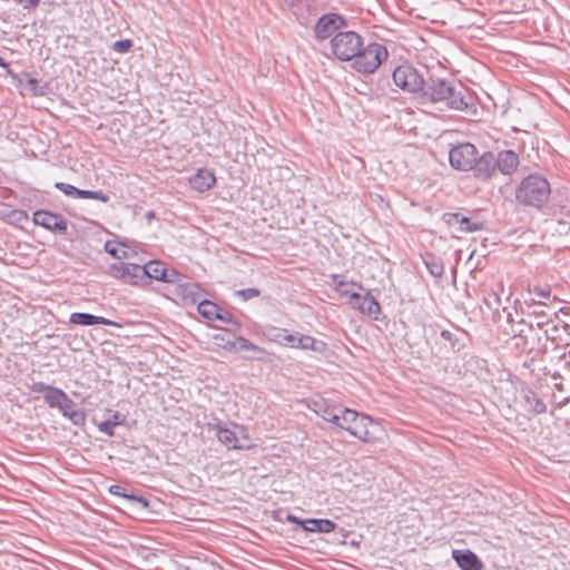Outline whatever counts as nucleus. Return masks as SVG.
Here are the masks:
<instances>
[{
  "label": "nucleus",
  "instance_id": "nucleus-45",
  "mask_svg": "<svg viewBox=\"0 0 570 570\" xmlns=\"http://www.w3.org/2000/svg\"><path fill=\"white\" fill-rule=\"evenodd\" d=\"M337 277V275H333V281L336 283V289L340 292L341 295H348L351 297V294L353 292L346 288L347 284H345L344 282H336Z\"/></svg>",
  "mask_w": 570,
  "mask_h": 570
},
{
  "label": "nucleus",
  "instance_id": "nucleus-5",
  "mask_svg": "<svg viewBox=\"0 0 570 570\" xmlns=\"http://www.w3.org/2000/svg\"><path fill=\"white\" fill-rule=\"evenodd\" d=\"M217 440L228 450H248L253 446L246 430L242 425H234V430L222 423L209 424Z\"/></svg>",
  "mask_w": 570,
  "mask_h": 570
},
{
  "label": "nucleus",
  "instance_id": "nucleus-9",
  "mask_svg": "<svg viewBox=\"0 0 570 570\" xmlns=\"http://www.w3.org/2000/svg\"><path fill=\"white\" fill-rule=\"evenodd\" d=\"M33 223L45 229L59 235H66L68 230L67 220L59 214L49 210H36L33 213Z\"/></svg>",
  "mask_w": 570,
  "mask_h": 570
},
{
  "label": "nucleus",
  "instance_id": "nucleus-15",
  "mask_svg": "<svg viewBox=\"0 0 570 570\" xmlns=\"http://www.w3.org/2000/svg\"><path fill=\"white\" fill-rule=\"evenodd\" d=\"M146 269V279L155 278L157 281H163L166 283L175 282L177 277V272L175 269H168L164 263L160 262H149L144 265Z\"/></svg>",
  "mask_w": 570,
  "mask_h": 570
},
{
  "label": "nucleus",
  "instance_id": "nucleus-19",
  "mask_svg": "<svg viewBox=\"0 0 570 570\" xmlns=\"http://www.w3.org/2000/svg\"><path fill=\"white\" fill-rule=\"evenodd\" d=\"M452 557L462 570H481L483 568L476 554L470 550H453Z\"/></svg>",
  "mask_w": 570,
  "mask_h": 570
},
{
  "label": "nucleus",
  "instance_id": "nucleus-22",
  "mask_svg": "<svg viewBox=\"0 0 570 570\" xmlns=\"http://www.w3.org/2000/svg\"><path fill=\"white\" fill-rule=\"evenodd\" d=\"M69 322L75 325H83V326H90V325H116L110 320H107L102 316H96L89 313H72L69 317Z\"/></svg>",
  "mask_w": 570,
  "mask_h": 570
},
{
  "label": "nucleus",
  "instance_id": "nucleus-6",
  "mask_svg": "<svg viewBox=\"0 0 570 570\" xmlns=\"http://www.w3.org/2000/svg\"><path fill=\"white\" fill-rule=\"evenodd\" d=\"M393 82L403 91L420 94L424 88V78L411 65L404 63L396 67L392 75Z\"/></svg>",
  "mask_w": 570,
  "mask_h": 570
},
{
  "label": "nucleus",
  "instance_id": "nucleus-26",
  "mask_svg": "<svg viewBox=\"0 0 570 570\" xmlns=\"http://www.w3.org/2000/svg\"><path fill=\"white\" fill-rule=\"evenodd\" d=\"M524 402L527 409L534 414H542L547 411L546 404L530 390L525 392Z\"/></svg>",
  "mask_w": 570,
  "mask_h": 570
},
{
  "label": "nucleus",
  "instance_id": "nucleus-16",
  "mask_svg": "<svg viewBox=\"0 0 570 570\" xmlns=\"http://www.w3.org/2000/svg\"><path fill=\"white\" fill-rule=\"evenodd\" d=\"M215 181L216 177L214 173L207 168L198 169L188 178L189 186L198 193L208 190L214 186Z\"/></svg>",
  "mask_w": 570,
  "mask_h": 570
},
{
  "label": "nucleus",
  "instance_id": "nucleus-30",
  "mask_svg": "<svg viewBox=\"0 0 570 570\" xmlns=\"http://www.w3.org/2000/svg\"><path fill=\"white\" fill-rule=\"evenodd\" d=\"M425 266L429 273L434 277H441L444 273V266L442 259L429 256L424 259Z\"/></svg>",
  "mask_w": 570,
  "mask_h": 570
},
{
  "label": "nucleus",
  "instance_id": "nucleus-46",
  "mask_svg": "<svg viewBox=\"0 0 570 570\" xmlns=\"http://www.w3.org/2000/svg\"><path fill=\"white\" fill-rule=\"evenodd\" d=\"M50 389L51 385H47L42 382H36L32 385V391L36 393H41L42 395H45Z\"/></svg>",
  "mask_w": 570,
  "mask_h": 570
},
{
  "label": "nucleus",
  "instance_id": "nucleus-23",
  "mask_svg": "<svg viewBox=\"0 0 570 570\" xmlns=\"http://www.w3.org/2000/svg\"><path fill=\"white\" fill-rule=\"evenodd\" d=\"M336 524L328 519H306L304 520V531L330 533L334 531Z\"/></svg>",
  "mask_w": 570,
  "mask_h": 570
},
{
  "label": "nucleus",
  "instance_id": "nucleus-7",
  "mask_svg": "<svg viewBox=\"0 0 570 570\" xmlns=\"http://www.w3.org/2000/svg\"><path fill=\"white\" fill-rule=\"evenodd\" d=\"M346 26L347 21L343 16L335 12L324 13L314 26V37L318 41L332 39L335 33L342 31Z\"/></svg>",
  "mask_w": 570,
  "mask_h": 570
},
{
  "label": "nucleus",
  "instance_id": "nucleus-13",
  "mask_svg": "<svg viewBox=\"0 0 570 570\" xmlns=\"http://www.w3.org/2000/svg\"><path fill=\"white\" fill-rule=\"evenodd\" d=\"M238 344L240 346V352H245L243 354V358L245 360L269 362L274 356L273 353L254 344L243 336H238Z\"/></svg>",
  "mask_w": 570,
  "mask_h": 570
},
{
  "label": "nucleus",
  "instance_id": "nucleus-29",
  "mask_svg": "<svg viewBox=\"0 0 570 570\" xmlns=\"http://www.w3.org/2000/svg\"><path fill=\"white\" fill-rule=\"evenodd\" d=\"M66 397L67 394L62 390L53 386H51V389L43 395L46 403L50 407H59V405L62 403V401L66 400Z\"/></svg>",
  "mask_w": 570,
  "mask_h": 570
},
{
  "label": "nucleus",
  "instance_id": "nucleus-20",
  "mask_svg": "<svg viewBox=\"0 0 570 570\" xmlns=\"http://www.w3.org/2000/svg\"><path fill=\"white\" fill-rule=\"evenodd\" d=\"M295 342H293V348H301L305 351H314L316 353L323 354L326 351V343L320 340H316L309 335H304L299 333H294Z\"/></svg>",
  "mask_w": 570,
  "mask_h": 570
},
{
  "label": "nucleus",
  "instance_id": "nucleus-28",
  "mask_svg": "<svg viewBox=\"0 0 570 570\" xmlns=\"http://www.w3.org/2000/svg\"><path fill=\"white\" fill-rule=\"evenodd\" d=\"M272 333L273 334L269 338H271V341H273L277 344L292 347L293 342H295L294 333H289L285 328L273 327Z\"/></svg>",
  "mask_w": 570,
  "mask_h": 570
},
{
  "label": "nucleus",
  "instance_id": "nucleus-38",
  "mask_svg": "<svg viewBox=\"0 0 570 570\" xmlns=\"http://www.w3.org/2000/svg\"><path fill=\"white\" fill-rule=\"evenodd\" d=\"M124 488L120 487V485H117V484H114L109 488V492L114 495H118V497H124V498H127V499H130V500H137L138 502L142 503L144 505H146V501L140 499V498H136L134 495H127L125 492H124Z\"/></svg>",
  "mask_w": 570,
  "mask_h": 570
},
{
  "label": "nucleus",
  "instance_id": "nucleus-12",
  "mask_svg": "<svg viewBox=\"0 0 570 570\" xmlns=\"http://www.w3.org/2000/svg\"><path fill=\"white\" fill-rule=\"evenodd\" d=\"M198 313L208 321H220L232 323V315L217 304L204 298L197 305Z\"/></svg>",
  "mask_w": 570,
  "mask_h": 570
},
{
  "label": "nucleus",
  "instance_id": "nucleus-8",
  "mask_svg": "<svg viewBox=\"0 0 570 570\" xmlns=\"http://www.w3.org/2000/svg\"><path fill=\"white\" fill-rule=\"evenodd\" d=\"M476 155L474 145L465 142L450 149L449 160L451 166L458 170H470L475 163Z\"/></svg>",
  "mask_w": 570,
  "mask_h": 570
},
{
  "label": "nucleus",
  "instance_id": "nucleus-17",
  "mask_svg": "<svg viewBox=\"0 0 570 570\" xmlns=\"http://www.w3.org/2000/svg\"><path fill=\"white\" fill-rule=\"evenodd\" d=\"M519 166V156L513 150H502L495 156V169L503 175H511Z\"/></svg>",
  "mask_w": 570,
  "mask_h": 570
},
{
  "label": "nucleus",
  "instance_id": "nucleus-32",
  "mask_svg": "<svg viewBox=\"0 0 570 570\" xmlns=\"http://www.w3.org/2000/svg\"><path fill=\"white\" fill-rule=\"evenodd\" d=\"M460 220L461 225L456 227V232L459 233H473L483 228V223L473 222L469 217L462 216Z\"/></svg>",
  "mask_w": 570,
  "mask_h": 570
},
{
  "label": "nucleus",
  "instance_id": "nucleus-14",
  "mask_svg": "<svg viewBox=\"0 0 570 570\" xmlns=\"http://www.w3.org/2000/svg\"><path fill=\"white\" fill-rule=\"evenodd\" d=\"M474 176L481 180L489 179L495 171V155L491 151L475 157L472 168Z\"/></svg>",
  "mask_w": 570,
  "mask_h": 570
},
{
  "label": "nucleus",
  "instance_id": "nucleus-34",
  "mask_svg": "<svg viewBox=\"0 0 570 570\" xmlns=\"http://www.w3.org/2000/svg\"><path fill=\"white\" fill-rule=\"evenodd\" d=\"M539 307L540 306L531 307V311L529 312V315H532V316H534L537 318H544L547 316V313L544 312V309L539 308ZM549 324H550L549 320H539L535 323V327L539 328V330H542L544 326H547Z\"/></svg>",
  "mask_w": 570,
  "mask_h": 570
},
{
  "label": "nucleus",
  "instance_id": "nucleus-39",
  "mask_svg": "<svg viewBox=\"0 0 570 570\" xmlns=\"http://www.w3.org/2000/svg\"><path fill=\"white\" fill-rule=\"evenodd\" d=\"M132 47V42L129 39L118 40L112 43V50L118 53H126Z\"/></svg>",
  "mask_w": 570,
  "mask_h": 570
},
{
  "label": "nucleus",
  "instance_id": "nucleus-10",
  "mask_svg": "<svg viewBox=\"0 0 570 570\" xmlns=\"http://www.w3.org/2000/svg\"><path fill=\"white\" fill-rule=\"evenodd\" d=\"M111 274L115 277L122 279L130 284H139L146 282V269L138 264L119 263L110 267Z\"/></svg>",
  "mask_w": 570,
  "mask_h": 570
},
{
  "label": "nucleus",
  "instance_id": "nucleus-11",
  "mask_svg": "<svg viewBox=\"0 0 570 570\" xmlns=\"http://www.w3.org/2000/svg\"><path fill=\"white\" fill-rule=\"evenodd\" d=\"M351 305L362 314L377 321L381 314V306L377 301L366 292L364 295L358 293L351 294Z\"/></svg>",
  "mask_w": 570,
  "mask_h": 570
},
{
  "label": "nucleus",
  "instance_id": "nucleus-49",
  "mask_svg": "<svg viewBox=\"0 0 570 570\" xmlns=\"http://www.w3.org/2000/svg\"><path fill=\"white\" fill-rule=\"evenodd\" d=\"M569 401H570V396H566V397H563V399L558 403V406H559V407H562V406H564L566 404H568V403H569Z\"/></svg>",
  "mask_w": 570,
  "mask_h": 570
},
{
  "label": "nucleus",
  "instance_id": "nucleus-43",
  "mask_svg": "<svg viewBox=\"0 0 570 570\" xmlns=\"http://www.w3.org/2000/svg\"><path fill=\"white\" fill-rule=\"evenodd\" d=\"M105 249L108 254H110L111 256L116 257V258H121V255L119 254L120 252V248L118 247L117 244H114L111 242H107L105 244Z\"/></svg>",
  "mask_w": 570,
  "mask_h": 570
},
{
  "label": "nucleus",
  "instance_id": "nucleus-18",
  "mask_svg": "<svg viewBox=\"0 0 570 570\" xmlns=\"http://www.w3.org/2000/svg\"><path fill=\"white\" fill-rule=\"evenodd\" d=\"M316 410L315 412L322 416L323 420L334 424L337 426L341 414L345 406L338 403H328L326 401H322L320 403H315Z\"/></svg>",
  "mask_w": 570,
  "mask_h": 570
},
{
  "label": "nucleus",
  "instance_id": "nucleus-35",
  "mask_svg": "<svg viewBox=\"0 0 570 570\" xmlns=\"http://www.w3.org/2000/svg\"><path fill=\"white\" fill-rule=\"evenodd\" d=\"M55 187L57 189H59L61 193H63L66 196H70L73 198L79 197V188H77L70 184L59 181V183L55 184Z\"/></svg>",
  "mask_w": 570,
  "mask_h": 570
},
{
  "label": "nucleus",
  "instance_id": "nucleus-31",
  "mask_svg": "<svg viewBox=\"0 0 570 570\" xmlns=\"http://www.w3.org/2000/svg\"><path fill=\"white\" fill-rule=\"evenodd\" d=\"M121 423V419H120V414L119 413H114L111 415L110 419L104 421V422H100L98 424V429L100 432L109 435V436H112L114 435V428L118 424Z\"/></svg>",
  "mask_w": 570,
  "mask_h": 570
},
{
  "label": "nucleus",
  "instance_id": "nucleus-48",
  "mask_svg": "<svg viewBox=\"0 0 570 570\" xmlns=\"http://www.w3.org/2000/svg\"><path fill=\"white\" fill-rule=\"evenodd\" d=\"M286 520L289 522V523H295V524H299L303 529H304V520H301L296 515H293V514H288Z\"/></svg>",
  "mask_w": 570,
  "mask_h": 570
},
{
  "label": "nucleus",
  "instance_id": "nucleus-37",
  "mask_svg": "<svg viewBox=\"0 0 570 570\" xmlns=\"http://www.w3.org/2000/svg\"><path fill=\"white\" fill-rule=\"evenodd\" d=\"M259 294V289L253 287L236 291V295L243 301H249L252 298L258 297Z\"/></svg>",
  "mask_w": 570,
  "mask_h": 570
},
{
  "label": "nucleus",
  "instance_id": "nucleus-3",
  "mask_svg": "<svg viewBox=\"0 0 570 570\" xmlns=\"http://www.w3.org/2000/svg\"><path fill=\"white\" fill-rule=\"evenodd\" d=\"M337 428L346 430L364 443H374L383 432L381 424L371 416L347 407H344Z\"/></svg>",
  "mask_w": 570,
  "mask_h": 570
},
{
  "label": "nucleus",
  "instance_id": "nucleus-24",
  "mask_svg": "<svg viewBox=\"0 0 570 570\" xmlns=\"http://www.w3.org/2000/svg\"><path fill=\"white\" fill-rule=\"evenodd\" d=\"M180 297L185 303L189 302L197 305L199 301L204 299L199 285L195 283H180Z\"/></svg>",
  "mask_w": 570,
  "mask_h": 570
},
{
  "label": "nucleus",
  "instance_id": "nucleus-25",
  "mask_svg": "<svg viewBox=\"0 0 570 570\" xmlns=\"http://www.w3.org/2000/svg\"><path fill=\"white\" fill-rule=\"evenodd\" d=\"M215 341L218 346L228 352L239 353L240 346L238 344V336L230 335L228 332L215 335Z\"/></svg>",
  "mask_w": 570,
  "mask_h": 570
},
{
  "label": "nucleus",
  "instance_id": "nucleus-2",
  "mask_svg": "<svg viewBox=\"0 0 570 570\" xmlns=\"http://www.w3.org/2000/svg\"><path fill=\"white\" fill-rule=\"evenodd\" d=\"M422 102L442 104L448 109L466 110L472 106L471 97L462 85L444 78L430 77L421 90Z\"/></svg>",
  "mask_w": 570,
  "mask_h": 570
},
{
  "label": "nucleus",
  "instance_id": "nucleus-42",
  "mask_svg": "<svg viewBox=\"0 0 570 570\" xmlns=\"http://www.w3.org/2000/svg\"><path fill=\"white\" fill-rule=\"evenodd\" d=\"M544 334L548 340L556 341L559 337V325L552 324L550 327H547Z\"/></svg>",
  "mask_w": 570,
  "mask_h": 570
},
{
  "label": "nucleus",
  "instance_id": "nucleus-44",
  "mask_svg": "<svg viewBox=\"0 0 570 570\" xmlns=\"http://www.w3.org/2000/svg\"><path fill=\"white\" fill-rule=\"evenodd\" d=\"M68 419L73 423V424H81L85 422V415L81 411L79 410H75L72 413H70L68 415Z\"/></svg>",
  "mask_w": 570,
  "mask_h": 570
},
{
  "label": "nucleus",
  "instance_id": "nucleus-40",
  "mask_svg": "<svg viewBox=\"0 0 570 570\" xmlns=\"http://www.w3.org/2000/svg\"><path fill=\"white\" fill-rule=\"evenodd\" d=\"M440 335L444 341H448L450 343V345L453 350L460 348L459 338L455 337V335L452 332H450L448 330H443V331H441Z\"/></svg>",
  "mask_w": 570,
  "mask_h": 570
},
{
  "label": "nucleus",
  "instance_id": "nucleus-4",
  "mask_svg": "<svg viewBox=\"0 0 570 570\" xmlns=\"http://www.w3.org/2000/svg\"><path fill=\"white\" fill-rule=\"evenodd\" d=\"M551 194L550 183L540 174H530L515 188V200L528 207L542 208Z\"/></svg>",
  "mask_w": 570,
  "mask_h": 570
},
{
  "label": "nucleus",
  "instance_id": "nucleus-27",
  "mask_svg": "<svg viewBox=\"0 0 570 570\" xmlns=\"http://www.w3.org/2000/svg\"><path fill=\"white\" fill-rule=\"evenodd\" d=\"M24 89L31 96H43L47 94V85H41L38 79L32 77L30 73L24 75Z\"/></svg>",
  "mask_w": 570,
  "mask_h": 570
},
{
  "label": "nucleus",
  "instance_id": "nucleus-1",
  "mask_svg": "<svg viewBox=\"0 0 570 570\" xmlns=\"http://www.w3.org/2000/svg\"><path fill=\"white\" fill-rule=\"evenodd\" d=\"M333 57L340 61H352V67L361 73L374 72L389 53L383 45H364L361 35L355 31H338L330 40Z\"/></svg>",
  "mask_w": 570,
  "mask_h": 570
},
{
  "label": "nucleus",
  "instance_id": "nucleus-21",
  "mask_svg": "<svg viewBox=\"0 0 570 570\" xmlns=\"http://www.w3.org/2000/svg\"><path fill=\"white\" fill-rule=\"evenodd\" d=\"M529 293L534 295V297H530L524 301V304L528 306V308L535 306H547L549 302L556 299V297L551 294L550 287L533 286L532 288H529Z\"/></svg>",
  "mask_w": 570,
  "mask_h": 570
},
{
  "label": "nucleus",
  "instance_id": "nucleus-50",
  "mask_svg": "<svg viewBox=\"0 0 570 570\" xmlns=\"http://www.w3.org/2000/svg\"><path fill=\"white\" fill-rule=\"evenodd\" d=\"M0 66L3 68H8V65L6 63L4 59L0 57Z\"/></svg>",
  "mask_w": 570,
  "mask_h": 570
},
{
  "label": "nucleus",
  "instance_id": "nucleus-41",
  "mask_svg": "<svg viewBox=\"0 0 570 570\" xmlns=\"http://www.w3.org/2000/svg\"><path fill=\"white\" fill-rule=\"evenodd\" d=\"M76 405L71 399L67 395L66 400L62 401V403L59 405V410L63 414V416H67L72 413L76 409Z\"/></svg>",
  "mask_w": 570,
  "mask_h": 570
},
{
  "label": "nucleus",
  "instance_id": "nucleus-33",
  "mask_svg": "<svg viewBox=\"0 0 570 570\" xmlns=\"http://www.w3.org/2000/svg\"><path fill=\"white\" fill-rule=\"evenodd\" d=\"M78 198H89V199H96L102 203L109 202V196L106 195L102 191L99 190H83L79 189V197Z\"/></svg>",
  "mask_w": 570,
  "mask_h": 570
},
{
  "label": "nucleus",
  "instance_id": "nucleus-36",
  "mask_svg": "<svg viewBox=\"0 0 570 570\" xmlns=\"http://www.w3.org/2000/svg\"><path fill=\"white\" fill-rule=\"evenodd\" d=\"M462 214L460 213H444L442 215V222L446 224L449 227H459L461 225L460 218H462Z\"/></svg>",
  "mask_w": 570,
  "mask_h": 570
},
{
  "label": "nucleus",
  "instance_id": "nucleus-47",
  "mask_svg": "<svg viewBox=\"0 0 570 570\" xmlns=\"http://www.w3.org/2000/svg\"><path fill=\"white\" fill-rule=\"evenodd\" d=\"M18 3L22 4L24 8H35L38 6L39 0H16Z\"/></svg>",
  "mask_w": 570,
  "mask_h": 570
}]
</instances>
